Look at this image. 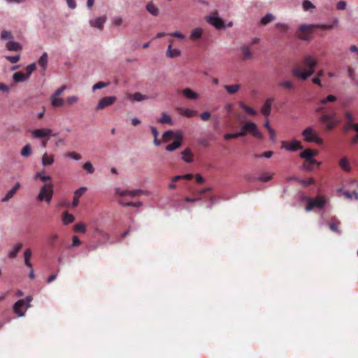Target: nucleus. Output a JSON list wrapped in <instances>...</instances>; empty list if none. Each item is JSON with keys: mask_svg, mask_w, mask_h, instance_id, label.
Instances as JSON below:
<instances>
[{"mask_svg": "<svg viewBox=\"0 0 358 358\" xmlns=\"http://www.w3.org/2000/svg\"><path fill=\"white\" fill-rule=\"evenodd\" d=\"M302 64L304 68L296 66L293 69L292 73L295 77L305 80L314 73L317 61L311 55H306L303 59Z\"/></svg>", "mask_w": 358, "mask_h": 358, "instance_id": "f257e3e1", "label": "nucleus"}, {"mask_svg": "<svg viewBox=\"0 0 358 358\" xmlns=\"http://www.w3.org/2000/svg\"><path fill=\"white\" fill-rule=\"evenodd\" d=\"M53 188L54 185L52 182H47L44 184L41 187L40 192L37 196L38 201H45L48 203H50L54 193Z\"/></svg>", "mask_w": 358, "mask_h": 358, "instance_id": "f03ea898", "label": "nucleus"}, {"mask_svg": "<svg viewBox=\"0 0 358 358\" xmlns=\"http://www.w3.org/2000/svg\"><path fill=\"white\" fill-rule=\"evenodd\" d=\"M305 199L308 202L306 207V211H310L315 208L322 209L326 204V200L322 196H317L315 199L306 197Z\"/></svg>", "mask_w": 358, "mask_h": 358, "instance_id": "7ed1b4c3", "label": "nucleus"}, {"mask_svg": "<svg viewBox=\"0 0 358 358\" xmlns=\"http://www.w3.org/2000/svg\"><path fill=\"white\" fill-rule=\"evenodd\" d=\"M245 133L251 134L255 138L257 139H263V135L261 131L258 129L257 126L252 122H247L242 127L241 131Z\"/></svg>", "mask_w": 358, "mask_h": 358, "instance_id": "20e7f679", "label": "nucleus"}, {"mask_svg": "<svg viewBox=\"0 0 358 358\" xmlns=\"http://www.w3.org/2000/svg\"><path fill=\"white\" fill-rule=\"evenodd\" d=\"M302 135L304 140L307 142H314L317 144H322V140L318 136L311 127L306 128L303 132Z\"/></svg>", "mask_w": 358, "mask_h": 358, "instance_id": "39448f33", "label": "nucleus"}, {"mask_svg": "<svg viewBox=\"0 0 358 358\" xmlns=\"http://www.w3.org/2000/svg\"><path fill=\"white\" fill-rule=\"evenodd\" d=\"M313 25L301 24L298 29V36L300 39L307 41L310 38L313 30Z\"/></svg>", "mask_w": 358, "mask_h": 358, "instance_id": "423d86ee", "label": "nucleus"}, {"mask_svg": "<svg viewBox=\"0 0 358 358\" xmlns=\"http://www.w3.org/2000/svg\"><path fill=\"white\" fill-rule=\"evenodd\" d=\"M206 21L217 29L224 27V22L222 19L218 17V13L216 10L211 15L206 17Z\"/></svg>", "mask_w": 358, "mask_h": 358, "instance_id": "0eeeda50", "label": "nucleus"}, {"mask_svg": "<svg viewBox=\"0 0 358 358\" xmlns=\"http://www.w3.org/2000/svg\"><path fill=\"white\" fill-rule=\"evenodd\" d=\"M175 141L166 147L167 151L171 152L181 146L182 141V134L181 131H176L175 134Z\"/></svg>", "mask_w": 358, "mask_h": 358, "instance_id": "6e6552de", "label": "nucleus"}, {"mask_svg": "<svg viewBox=\"0 0 358 358\" xmlns=\"http://www.w3.org/2000/svg\"><path fill=\"white\" fill-rule=\"evenodd\" d=\"M116 100L117 98L115 96H105L99 101L96 106V110H102L107 106H111Z\"/></svg>", "mask_w": 358, "mask_h": 358, "instance_id": "1a4fd4ad", "label": "nucleus"}, {"mask_svg": "<svg viewBox=\"0 0 358 358\" xmlns=\"http://www.w3.org/2000/svg\"><path fill=\"white\" fill-rule=\"evenodd\" d=\"M273 101H274V99L273 97L267 98L261 108L262 114L264 116H265L266 118L271 114V107H272V104H273Z\"/></svg>", "mask_w": 358, "mask_h": 358, "instance_id": "9d476101", "label": "nucleus"}, {"mask_svg": "<svg viewBox=\"0 0 358 358\" xmlns=\"http://www.w3.org/2000/svg\"><path fill=\"white\" fill-rule=\"evenodd\" d=\"M282 148H285L289 151H296L302 149L303 146L301 145L299 141L294 140L291 141L289 143L283 141L282 143Z\"/></svg>", "mask_w": 358, "mask_h": 358, "instance_id": "9b49d317", "label": "nucleus"}, {"mask_svg": "<svg viewBox=\"0 0 358 358\" xmlns=\"http://www.w3.org/2000/svg\"><path fill=\"white\" fill-rule=\"evenodd\" d=\"M143 193V191H142L141 189H136V190H133V191H129V190L122 191L119 188L116 189V194L120 196H124L128 195L131 197H135L136 196L142 194Z\"/></svg>", "mask_w": 358, "mask_h": 358, "instance_id": "f8f14e48", "label": "nucleus"}, {"mask_svg": "<svg viewBox=\"0 0 358 358\" xmlns=\"http://www.w3.org/2000/svg\"><path fill=\"white\" fill-rule=\"evenodd\" d=\"M278 87L280 88L285 89L289 92H294L296 88L294 83L289 80H285L279 82L278 84Z\"/></svg>", "mask_w": 358, "mask_h": 358, "instance_id": "ddd939ff", "label": "nucleus"}, {"mask_svg": "<svg viewBox=\"0 0 358 358\" xmlns=\"http://www.w3.org/2000/svg\"><path fill=\"white\" fill-rule=\"evenodd\" d=\"M317 154L316 151H314L311 149H306L304 151H303L300 154V157L301 158L305 159V161H306V164L308 162H315L316 160L313 159V157Z\"/></svg>", "mask_w": 358, "mask_h": 358, "instance_id": "4468645a", "label": "nucleus"}, {"mask_svg": "<svg viewBox=\"0 0 358 358\" xmlns=\"http://www.w3.org/2000/svg\"><path fill=\"white\" fill-rule=\"evenodd\" d=\"M52 130L50 129H35L32 132V136L36 138H41L51 135Z\"/></svg>", "mask_w": 358, "mask_h": 358, "instance_id": "2eb2a0df", "label": "nucleus"}, {"mask_svg": "<svg viewBox=\"0 0 358 358\" xmlns=\"http://www.w3.org/2000/svg\"><path fill=\"white\" fill-rule=\"evenodd\" d=\"M20 183L19 182H16L13 187L6 193L3 198H2L1 201L3 203L8 201L10 199H12L14 196V195L16 194L17 191L20 188Z\"/></svg>", "mask_w": 358, "mask_h": 358, "instance_id": "dca6fc26", "label": "nucleus"}, {"mask_svg": "<svg viewBox=\"0 0 358 358\" xmlns=\"http://www.w3.org/2000/svg\"><path fill=\"white\" fill-rule=\"evenodd\" d=\"M86 190L85 187H80L74 192L73 200L71 204L72 207L78 206L80 198L85 194Z\"/></svg>", "mask_w": 358, "mask_h": 358, "instance_id": "f3484780", "label": "nucleus"}, {"mask_svg": "<svg viewBox=\"0 0 358 358\" xmlns=\"http://www.w3.org/2000/svg\"><path fill=\"white\" fill-rule=\"evenodd\" d=\"M25 306V301L23 299L18 300L13 306V311L19 316H23L24 315V310L22 308Z\"/></svg>", "mask_w": 358, "mask_h": 358, "instance_id": "a211bd4d", "label": "nucleus"}, {"mask_svg": "<svg viewBox=\"0 0 358 358\" xmlns=\"http://www.w3.org/2000/svg\"><path fill=\"white\" fill-rule=\"evenodd\" d=\"M106 20V16L99 17L95 20H91L90 21V24L93 27H96L99 29H102L103 27V24Z\"/></svg>", "mask_w": 358, "mask_h": 358, "instance_id": "6ab92c4d", "label": "nucleus"}, {"mask_svg": "<svg viewBox=\"0 0 358 358\" xmlns=\"http://www.w3.org/2000/svg\"><path fill=\"white\" fill-rule=\"evenodd\" d=\"M211 189H212L210 187H206V188L202 189L197 192V193H196L198 195L197 198H190V197L187 196L184 199V200L186 202H192V203L196 202V201L201 200V196L206 192L211 191Z\"/></svg>", "mask_w": 358, "mask_h": 358, "instance_id": "aec40b11", "label": "nucleus"}, {"mask_svg": "<svg viewBox=\"0 0 358 358\" xmlns=\"http://www.w3.org/2000/svg\"><path fill=\"white\" fill-rule=\"evenodd\" d=\"M182 94L189 100H196L199 98V94L192 90L190 88H185L181 91Z\"/></svg>", "mask_w": 358, "mask_h": 358, "instance_id": "412c9836", "label": "nucleus"}, {"mask_svg": "<svg viewBox=\"0 0 358 358\" xmlns=\"http://www.w3.org/2000/svg\"><path fill=\"white\" fill-rule=\"evenodd\" d=\"M172 43L173 41H171L170 44L168 46L166 56L170 58H176L180 55L181 52L178 49H173L172 48Z\"/></svg>", "mask_w": 358, "mask_h": 358, "instance_id": "4be33fe9", "label": "nucleus"}, {"mask_svg": "<svg viewBox=\"0 0 358 358\" xmlns=\"http://www.w3.org/2000/svg\"><path fill=\"white\" fill-rule=\"evenodd\" d=\"M54 162L55 157L53 155H48L47 152H45L42 156L41 163L44 166H50Z\"/></svg>", "mask_w": 358, "mask_h": 358, "instance_id": "5701e85b", "label": "nucleus"}, {"mask_svg": "<svg viewBox=\"0 0 358 358\" xmlns=\"http://www.w3.org/2000/svg\"><path fill=\"white\" fill-rule=\"evenodd\" d=\"M182 155V159L187 162V163H191L193 162V155L189 148H186L185 150H183L181 152Z\"/></svg>", "mask_w": 358, "mask_h": 358, "instance_id": "b1692460", "label": "nucleus"}, {"mask_svg": "<svg viewBox=\"0 0 358 358\" xmlns=\"http://www.w3.org/2000/svg\"><path fill=\"white\" fill-rule=\"evenodd\" d=\"M178 110L181 115L187 117H193L197 114L196 110H194L189 108H180L178 109Z\"/></svg>", "mask_w": 358, "mask_h": 358, "instance_id": "393cba45", "label": "nucleus"}, {"mask_svg": "<svg viewBox=\"0 0 358 358\" xmlns=\"http://www.w3.org/2000/svg\"><path fill=\"white\" fill-rule=\"evenodd\" d=\"M6 47L9 51H20L22 50V45L18 42L10 41H8Z\"/></svg>", "mask_w": 358, "mask_h": 358, "instance_id": "a878e982", "label": "nucleus"}, {"mask_svg": "<svg viewBox=\"0 0 358 358\" xmlns=\"http://www.w3.org/2000/svg\"><path fill=\"white\" fill-rule=\"evenodd\" d=\"M51 104L55 108L62 107L64 104V100L59 96H50Z\"/></svg>", "mask_w": 358, "mask_h": 358, "instance_id": "bb28decb", "label": "nucleus"}, {"mask_svg": "<svg viewBox=\"0 0 358 358\" xmlns=\"http://www.w3.org/2000/svg\"><path fill=\"white\" fill-rule=\"evenodd\" d=\"M62 220L64 225H68L74 222L75 217L72 214L66 211L62 213Z\"/></svg>", "mask_w": 358, "mask_h": 358, "instance_id": "cd10ccee", "label": "nucleus"}, {"mask_svg": "<svg viewBox=\"0 0 358 358\" xmlns=\"http://www.w3.org/2000/svg\"><path fill=\"white\" fill-rule=\"evenodd\" d=\"M23 245L21 243H17L11 251L8 253V257L10 259H15L19 252V251L22 248Z\"/></svg>", "mask_w": 358, "mask_h": 358, "instance_id": "c85d7f7f", "label": "nucleus"}, {"mask_svg": "<svg viewBox=\"0 0 358 358\" xmlns=\"http://www.w3.org/2000/svg\"><path fill=\"white\" fill-rule=\"evenodd\" d=\"M238 106L244 110L247 114L250 115H256L257 114V110H255L254 108H251L250 106H248L245 103H244L242 101L238 102Z\"/></svg>", "mask_w": 358, "mask_h": 358, "instance_id": "c756f323", "label": "nucleus"}, {"mask_svg": "<svg viewBox=\"0 0 358 358\" xmlns=\"http://www.w3.org/2000/svg\"><path fill=\"white\" fill-rule=\"evenodd\" d=\"M339 165L341 168L346 171L350 172L351 171V166L347 157H344L339 161Z\"/></svg>", "mask_w": 358, "mask_h": 358, "instance_id": "7c9ffc66", "label": "nucleus"}, {"mask_svg": "<svg viewBox=\"0 0 358 358\" xmlns=\"http://www.w3.org/2000/svg\"><path fill=\"white\" fill-rule=\"evenodd\" d=\"M203 34V29L201 28L194 29L190 34V39L192 41H196L199 39Z\"/></svg>", "mask_w": 358, "mask_h": 358, "instance_id": "2f4dec72", "label": "nucleus"}, {"mask_svg": "<svg viewBox=\"0 0 358 358\" xmlns=\"http://www.w3.org/2000/svg\"><path fill=\"white\" fill-rule=\"evenodd\" d=\"M58 239V235L56 233H51L47 238V244L50 248H54Z\"/></svg>", "mask_w": 358, "mask_h": 358, "instance_id": "473e14b6", "label": "nucleus"}, {"mask_svg": "<svg viewBox=\"0 0 358 358\" xmlns=\"http://www.w3.org/2000/svg\"><path fill=\"white\" fill-rule=\"evenodd\" d=\"M40 179L45 184L47 182H52V178L50 176H45L43 172H37L34 176V179Z\"/></svg>", "mask_w": 358, "mask_h": 358, "instance_id": "72a5a7b5", "label": "nucleus"}, {"mask_svg": "<svg viewBox=\"0 0 358 358\" xmlns=\"http://www.w3.org/2000/svg\"><path fill=\"white\" fill-rule=\"evenodd\" d=\"M243 54V59L248 60L252 58L253 55L248 46H243L241 48Z\"/></svg>", "mask_w": 358, "mask_h": 358, "instance_id": "f704fd0d", "label": "nucleus"}, {"mask_svg": "<svg viewBox=\"0 0 358 358\" xmlns=\"http://www.w3.org/2000/svg\"><path fill=\"white\" fill-rule=\"evenodd\" d=\"M335 117H336V113L333 112L331 114L322 115V116H320L319 120L321 123H326L329 120H331V121L337 120L336 119H335Z\"/></svg>", "mask_w": 358, "mask_h": 358, "instance_id": "c9c22d12", "label": "nucleus"}, {"mask_svg": "<svg viewBox=\"0 0 358 358\" xmlns=\"http://www.w3.org/2000/svg\"><path fill=\"white\" fill-rule=\"evenodd\" d=\"M146 10L154 16H157L159 14V8L152 2H149L146 5Z\"/></svg>", "mask_w": 358, "mask_h": 358, "instance_id": "e433bc0d", "label": "nucleus"}, {"mask_svg": "<svg viewBox=\"0 0 358 358\" xmlns=\"http://www.w3.org/2000/svg\"><path fill=\"white\" fill-rule=\"evenodd\" d=\"M38 64L42 67L43 71H45L48 64V54L44 52L38 61Z\"/></svg>", "mask_w": 358, "mask_h": 358, "instance_id": "4c0bfd02", "label": "nucleus"}, {"mask_svg": "<svg viewBox=\"0 0 358 358\" xmlns=\"http://www.w3.org/2000/svg\"><path fill=\"white\" fill-rule=\"evenodd\" d=\"M13 78L16 83L24 82L28 78L24 73L22 72H16L13 74Z\"/></svg>", "mask_w": 358, "mask_h": 358, "instance_id": "58836bf2", "label": "nucleus"}, {"mask_svg": "<svg viewBox=\"0 0 358 358\" xmlns=\"http://www.w3.org/2000/svg\"><path fill=\"white\" fill-rule=\"evenodd\" d=\"M159 123L161 124H167L172 125L173 121L169 115H168L166 113H162V117L157 120Z\"/></svg>", "mask_w": 358, "mask_h": 358, "instance_id": "ea45409f", "label": "nucleus"}, {"mask_svg": "<svg viewBox=\"0 0 358 358\" xmlns=\"http://www.w3.org/2000/svg\"><path fill=\"white\" fill-rule=\"evenodd\" d=\"M294 180H296L297 182H299L300 185L303 186H309L310 185H313L315 183V180L313 178H308L307 180H302L297 177H294Z\"/></svg>", "mask_w": 358, "mask_h": 358, "instance_id": "a19ab883", "label": "nucleus"}, {"mask_svg": "<svg viewBox=\"0 0 358 358\" xmlns=\"http://www.w3.org/2000/svg\"><path fill=\"white\" fill-rule=\"evenodd\" d=\"M273 173H270L268 172H262L259 174L257 180L261 182H267L272 179Z\"/></svg>", "mask_w": 358, "mask_h": 358, "instance_id": "79ce46f5", "label": "nucleus"}, {"mask_svg": "<svg viewBox=\"0 0 358 358\" xmlns=\"http://www.w3.org/2000/svg\"><path fill=\"white\" fill-rule=\"evenodd\" d=\"M341 123L340 120H333V121H328L326 123H323L325 124V130L327 131H330L332 129H334L338 124Z\"/></svg>", "mask_w": 358, "mask_h": 358, "instance_id": "37998d69", "label": "nucleus"}, {"mask_svg": "<svg viewBox=\"0 0 358 358\" xmlns=\"http://www.w3.org/2000/svg\"><path fill=\"white\" fill-rule=\"evenodd\" d=\"M344 122L354 123L355 117L350 110H345L343 113Z\"/></svg>", "mask_w": 358, "mask_h": 358, "instance_id": "c03bdc74", "label": "nucleus"}, {"mask_svg": "<svg viewBox=\"0 0 358 358\" xmlns=\"http://www.w3.org/2000/svg\"><path fill=\"white\" fill-rule=\"evenodd\" d=\"M340 224V221L334 218L329 224V228L332 231L340 234V231L338 229V226Z\"/></svg>", "mask_w": 358, "mask_h": 358, "instance_id": "a18cd8bd", "label": "nucleus"}, {"mask_svg": "<svg viewBox=\"0 0 358 358\" xmlns=\"http://www.w3.org/2000/svg\"><path fill=\"white\" fill-rule=\"evenodd\" d=\"M224 87L228 93L233 94L239 90L240 85H224Z\"/></svg>", "mask_w": 358, "mask_h": 358, "instance_id": "49530a36", "label": "nucleus"}, {"mask_svg": "<svg viewBox=\"0 0 358 358\" xmlns=\"http://www.w3.org/2000/svg\"><path fill=\"white\" fill-rule=\"evenodd\" d=\"M0 38L1 40H9L12 41L13 39V35L9 31L3 30L1 33Z\"/></svg>", "mask_w": 358, "mask_h": 358, "instance_id": "de8ad7c7", "label": "nucleus"}, {"mask_svg": "<svg viewBox=\"0 0 358 358\" xmlns=\"http://www.w3.org/2000/svg\"><path fill=\"white\" fill-rule=\"evenodd\" d=\"M245 136V132L240 131V132H237V133H235V134H226L224 136V138L226 140H229V139H231V138H238V137Z\"/></svg>", "mask_w": 358, "mask_h": 358, "instance_id": "09e8293b", "label": "nucleus"}, {"mask_svg": "<svg viewBox=\"0 0 358 358\" xmlns=\"http://www.w3.org/2000/svg\"><path fill=\"white\" fill-rule=\"evenodd\" d=\"M175 134H176V132H174L171 130L166 131L164 133L162 139L164 142H168L171 140V138H173V137L175 138Z\"/></svg>", "mask_w": 358, "mask_h": 358, "instance_id": "8fccbe9b", "label": "nucleus"}, {"mask_svg": "<svg viewBox=\"0 0 358 358\" xmlns=\"http://www.w3.org/2000/svg\"><path fill=\"white\" fill-rule=\"evenodd\" d=\"M31 155V149L29 144H27L23 147L21 150V155L22 157H29Z\"/></svg>", "mask_w": 358, "mask_h": 358, "instance_id": "3c124183", "label": "nucleus"}, {"mask_svg": "<svg viewBox=\"0 0 358 358\" xmlns=\"http://www.w3.org/2000/svg\"><path fill=\"white\" fill-rule=\"evenodd\" d=\"M274 20V16L271 14V13H268L266 14L264 17H263L261 20V24H268L269 22H271V21H273Z\"/></svg>", "mask_w": 358, "mask_h": 358, "instance_id": "603ef678", "label": "nucleus"}, {"mask_svg": "<svg viewBox=\"0 0 358 358\" xmlns=\"http://www.w3.org/2000/svg\"><path fill=\"white\" fill-rule=\"evenodd\" d=\"M66 157L73 159L74 160L79 161L81 159V155L76 152H69L65 154Z\"/></svg>", "mask_w": 358, "mask_h": 358, "instance_id": "864d4df0", "label": "nucleus"}, {"mask_svg": "<svg viewBox=\"0 0 358 358\" xmlns=\"http://www.w3.org/2000/svg\"><path fill=\"white\" fill-rule=\"evenodd\" d=\"M83 167L88 173H93L94 172V168L90 162H85Z\"/></svg>", "mask_w": 358, "mask_h": 358, "instance_id": "5fc2aeb1", "label": "nucleus"}, {"mask_svg": "<svg viewBox=\"0 0 358 358\" xmlns=\"http://www.w3.org/2000/svg\"><path fill=\"white\" fill-rule=\"evenodd\" d=\"M315 164L320 165V163H318L317 161H315V162L310 161V162H308V164H306V161H304L303 166L306 170L312 171L313 169V166Z\"/></svg>", "mask_w": 358, "mask_h": 358, "instance_id": "6e6d98bb", "label": "nucleus"}, {"mask_svg": "<svg viewBox=\"0 0 358 358\" xmlns=\"http://www.w3.org/2000/svg\"><path fill=\"white\" fill-rule=\"evenodd\" d=\"M36 69V64L33 63L31 64H29L26 67V76H27V78L32 73L33 71H34Z\"/></svg>", "mask_w": 358, "mask_h": 358, "instance_id": "4d7b16f0", "label": "nucleus"}, {"mask_svg": "<svg viewBox=\"0 0 358 358\" xmlns=\"http://www.w3.org/2000/svg\"><path fill=\"white\" fill-rule=\"evenodd\" d=\"M336 100V96L332 94L328 95L325 99L321 100L320 103L325 105L327 102H334Z\"/></svg>", "mask_w": 358, "mask_h": 358, "instance_id": "13d9d810", "label": "nucleus"}, {"mask_svg": "<svg viewBox=\"0 0 358 358\" xmlns=\"http://www.w3.org/2000/svg\"><path fill=\"white\" fill-rule=\"evenodd\" d=\"M74 230L76 232L85 233L86 231V227L83 223H78L74 226Z\"/></svg>", "mask_w": 358, "mask_h": 358, "instance_id": "bf43d9fd", "label": "nucleus"}, {"mask_svg": "<svg viewBox=\"0 0 358 358\" xmlns=\"http://www.w3.org/2000/svg\"><path fill=\"white\" fill-rule=\"evenodd\" d=\"M132 98L134 101H141L147 99L146 96L143 95L140 92H136L132 94Z\"/></svg>", "mask_w": 358, "mask_h": 358, "instance_id": "052dcab7", "label": "nucleus"}, {"mask_svg": "<svg viewBox=\"0 0 358 358\" xmlns=\"http://www.w3.org/2000/svg\"><path fill=\"white\" fill-rule=\"evenodd\" d=\"M120 203L122 206H132V207H140L142 206V203L141 202H127V203H124V201H120Z\"/></svg>", "mask_w": 358, "mask_h": 358, "instance_id": "680f3d73", "label": "nucleus"}, {"mask_svg": "<svg viewBox=\"0 0 358 358\" xmlns=\"http://www.w3.org/2000/svg\"><path fill=\"white\" fill-rule=\"evenodd\" d=\"M108 85V83H107L98 82L97 83H96L95 85H93L92 90L95 91L96 90L104 88V87H107Z\"/></svg>", "mask_w": 358, "mask_h": 358, "instance_id": "e2e57ef3", "label": "nucleus"}, {"mask_svg": "<svg viewBox=\"0 0 358 358\" xmlns=\"http://www.w3.org/2000/svg\"><path fill=\"white\" fill-rule=\"evenodd\" d=\"M78 101V97L77 96H69L66 99V103L68 105H70V106L76 103Z\"/></svg>", "mask_w": 358, "mask_h": 358, "instance_id": "0e129e2a", "label": "nucleus"}, {"mask_svg": "<svg viewBox=\"0 0 358 358\" xmlns=\"http://www.w3.org/2000/svg\"><path fill=\"white\" fill-rule=\"evenodd\" d=\"M303 8L305 10L315 8V6L309 0H304L303 2Z\"/></svg>", "mask_w": 358, "mask_h": 358, "instance_id": "69168bd1", "label": "nucleus"}, {"mask_svg": "<svg viewBox=\"0 0 358 358\" xmlns=\"http://www.w3.org/2000/svg\"><path fill=\"white\" fill-rule=\"evenodd\" d=\"M354 123L343 122V131L344 133H348L350 129H353Z\"/></svg>", "mask_w": 358, "mask_h": 358, "instance_id": "338daca9", "label": "nucleus"}, {"mask_svg": "<svg viewBox=\"0 0 358 358\" xmlns=\"http://www.w3.org/2000/svg\"><path fill=\"white\" fill-rule=\"evenodd\" d=\"M6 59L9 61L10 63L12 64H15V63H17L20 59V55H16V56H6Z\"/></svg>", "mask_w": 358, "mask_h": 358, "instance_id": "774afa93", "label": "nucleus"}]
</instances>
